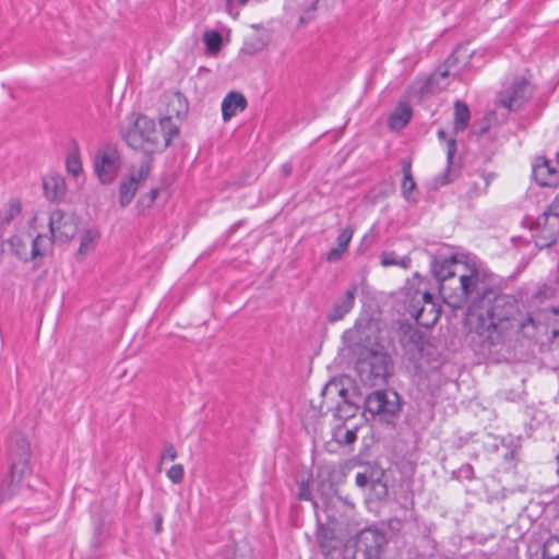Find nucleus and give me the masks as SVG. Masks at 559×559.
Returning a JSON list of instances; mask_svg holds the SVG:
<instances>
[{
    "instance_id": "obj_1",
    "label": "nucleus",
    "mask_w": 559,
    "mask_h": 559,
    "mask_svg": "<svg viewBox=\"0 0 559 559\" xmlns=\"http://www.w3.org/2000/svg\"><path fill=\"white\" fill-rule=\"evenodd\" d=\"M557 284H543L528 299V312L524 318L516 299L511 295L487 290L472 307L471 314H477L475 332L484 343L500 345L522 333L533 338L543 325L559 321Z\"/></svg>"
},
{
    "instance_id": "obj_2",
    "label": "nucleus",
    "mask_w": 559,
    "mask_h": 559,
    "mask_svg": "<svg viewBox=\"0 0 559 559\" xmlns=\"http://www.w3.org/2000/svg\"><path fill=\"white\" fill-rule=\"evenodd\" d=\"M433 275L439 282V292L443 301L452 309H462L467 301L466 321L475 329L477 314H471L472 307L484 296L485 292L492 290L480 280L476 269H469L467 264L455 257L442 260H433L431 263Z\"/></svg>"
},
{
    "instance_id": "obj_3",
    "label": "nucleus",
    "mask_w": 559,
    "mask_h": 559,
    "mask_svg": "<svg viewBox=\"0 0 559 559\" xmlns=\"http://www.w3.org/2000/svg\"><path fill=\"white\" fill-rule=\"evenodd\" d=\"M356 370L364 384L379 385L384 383L391 374L392 359L383 350L366 349L356 362Z\"/></svg>"
},
{
    "instance_id": "obj_4",
    "label": "nucleus",
    "mask_w": 559,
    "mask_h": 559,
    "mask_svg": "<svg viewBox=\"0 0 559 559\" xmlns=\"http://www.w3.org/2000/svg\"><path fill=\"white\" fill-rule=\"evenodd\" d=\"M386 537L378 528L361 530L343 549L342 559H380Z\"/></svg>"
},
{
    "instance_id": "obj_5",
    "label": "nucleus",
    "mask_w": 559,
    "mask_h": 559,
    "mask_svg": "<svg viewBox=\"0 0 559 559\" xmlns=\"http://www.w3.org/2000/svg\"><path fill=\"white\" fill-rule=\"evenodd\" d=\"M404 304L409 316L421 326L431 328L440 318V307L426 290L407 287Z\"/></svg>"
},
{
    "instance_id": "obj_6",
    "label": "nucleus",
    "mask_w": 559,
    "mask_h": 559,
    "mask_svg": "<svg viewBox=\"0 0 559 559\" xmlns=\"http://www.w3.org/2000/svg\"><path fill=\"white\" fill-rule=\"evenodd\" d=\"M10 452L13 462L10 474L0 483V503L15 495L17 486L27 471L29 444L23 437H19L16 439V450L11 449Z\"/></svg>"
},
{
    "instance_id": "obj_7",
    "label": "nucleus",
    "mask_w": 559,
    "mask_h": 559,
    "mask_svg": "<svg viewBox=\"0 0 559 559\" xmlns=\"http://www.w3.org/2000/svg\"><path fill=\"white\" fill-rule=\"evenodd\" d=\"M533 231L535 245L547 248L555 243L559 236V191L549 207L535 221H527Z\"/></svg>"
},
{
    "instance_id": "obj_8",
    "label": "nucleus",
    "mask_w": 559,
    "mask_h": 559,
    "mask_svg": "<svg viewBox=\"0 0 559 559\" xmlns=\"http://www.w3.org/2000/svg\"><path fill=\"white\" fill-rule=\"evenodd\" d=\"M320 414L333 412L335 416L348 417L354 413V405L348 401V391L341 381H329L321 391Z\"/></svg>"
},
{
    "instance_id": "obj_9",
    "label": "nucleus",
    "mask_w": 559,
    "mask_h": 559,
    "mask_svg": "<svg viewBox=\"0 0 559 559\" xmlns=\"http://www.w3.org/2000/svg\"><path fill=\"white\" fill-rule=\"evenodd\" d=\"M121 135L130 147L145 152L154 151L158 142L155 122L146 116L138 117Z\"/></svg>"
},
{
    "instance_id": "obj_10",
    "label": "nucleus",
    "mask_w": 559,
    "mask_h": 559,
    "mask_svg": "<svg viewBox=\"0 0 559 559\" xmlns=\"http://www.w3.org/2000/svg\"><path fill=\"white\" fill-rule=\"evenodd\" d=\"M366 411L381 420L390 423L400 412V396L392 390L370 393L365 401Z\"/></svg>"
},
{
    "instance_id": "obj_11",
    "label": "nucleus",
    "mask_w": 559,
    "mask_h": 559,
    "mask_svg": "<svg viewBox=\"0 0 559 559\" xmlns=\"http://www.w3.org/2000/svg\"><path fill=\"white\" fill-rule=\"evenodd\" d=\"M151 170L152 166L148 159L131 167L129 178L122 180L119 186V204L121 207H126L132 202L136 191L148 178Z\"/></svg>"
},
{
    "instance_id": "obj_12",
    "label": "nucleus",
    "mask_w": 559,
    "mask_h": 559,
    "mask_svg": "<svg viewBox=\"0 0 559 559\" xmlns=\"http://www.w3.org/2000/svg\"><path fill=\"white\" fill-rule=\"evenodd\" d=\"M120 166V154L116 147L106 146L97 151L94 168L102 183H111L117 177Z\"/></svg>"
},
{
    "instance_id": "obj_13",
    "label": "nucleus",
    "mask_w": 559,
    "mask_h": 559,
    "mask_svg": "<svg viewBox=\"0 0 559 559\" xmlns=\"http://www.w3.org/2000/svg\"><path fill=\"white\" fill-rule=\"evenodd\" d=\"M49 230L56 242H68L78 233V219L73 214L57 209L50 213Z\"/></svg>"
},
{
    "instance_id": "obj_14",
    "label": "nucleus",
    "mask_w": 559,
    "mask_h": 559,
    "mask_svg": "<svg viewBox=\"0 0 559 559\" xmlns=\"http://www.w3.org/2000/svg\"><path fill=\"white\" fill-rule=\"evenodd\" d=\"M532 95V86L523 78L515 79L499 97V104L509 110L520 109Z\"/></svg>"
},
{
    "instance_id": "obj_15",
    "label": "nucleus",
    "mask_w": 559,
    "mask_h": 559,
    "mask_svg": "<svg viewBox=\"0 0 559 559\" xmlns=\"http://www.w3.org/2000/svg\"><path fill=\"white\" fill-rule=\"evenodd\" d=\"M533 176L542 187H555L559 183V169L549 159L538 156L533 163Z\"/></svg>"
},
{
    "instance_id": "obj_16",
    "label": "nucleus",
    "mask_w": 559,
    "mask_h": 559,
    "mask_svg": "<svg viewBox=\"0 0 559 559\" xmlns=\"http://www.w3.org/2000/svg\"><path fill=\"white\" fill-rule=\"evenodd\" d=\"M450 71L438 70L427 78H420L413 84V91L421 96L436 94L444 90L449 84Z\"/></svg>"
},
{
    "instance_id": "obj_17",
    "label": "nucleus",
    "mask_w": 559,
    "mask_h": 559,
    "mask_svg": "<svg viewBox=\"0 0 559 559\" xmlns=\"http://www.w3.org/2000/svg\"><path fill=\"white\" fill-rule=\"evenodd\" d=\"M357 294V285L352 284L345 295L338 298L328 313V321L331 323L342 320L354 307Z\"/></svg>"
},
{
    "instance_id": "obj_18",
    "label": "nucleus",
    "mask_w": 559,
    "mask_h": 559,
    "mask_svg": "<svg viewBox=\"0 0 559 559\" xmlns=\"http://www.w3.org/2000/svg\"><path fill=\"white\" fill-rule=\"evenodd\" d=\"M45 197L52 202H60L67 193L66 180L61 175L51 173L43 178Z\"/></svg>"
},
{
    "instance_id": "obj_19",
    "label": "nucleus",
    "mask_w": 559,
    "mask_h": 559,
    "mask_svg": "<svg viewBox=\"0 0 559 559\" xmlns=\"http://www.w3.org/2000/svg\"><path fill=\"white\" fill-rule=\"evenodd\" d=\"M162 102L166 107L165 117L181 118L186 116L189 110L188 100L180 92H170L164 94Z\"/></svg>"
},
{
    "instance_id": "obj_20",
    "label": "nucleus",
    "mask_w": 559,
    "mask_h": 559,
    "mask_svg": "<svg viewBox=\"0 0 559 559\" xmlns=\"http://www.w3.org/2000/svg\"><path fill=\"white\" fill-rule=\"evenodd\" d=\"M247 100L245 96L237 92H230L222 103V115L225 121L233 118L237 112L245 110Z\"/></svg>"
},
{
    "instance_id": "obj_21",
    "label": "nucleus",
    "mask_w": 559,
    "mask_h": 559,
    "mask_svg": "<svg viewBox=\"0 0 559 559\" xmlns=\"http://www.w3.org/2000/svg\"><path fill=\"white\" fill-rule=\"evenodd\" d=\"M384 475V472L378 467L377 465H370V477L367 473H358L356 475V485L364 488L366 487L369 481L370 485L377 490L378 487L381 488L379 496H383L386 493V488L382 484V477Z\"/></svg>"
},
{
    "instance_id": "obj_22",
    "label": "nucleus",
    "mask_w": 559,
    "mask_h": 559,
    "mask_svg": "<svg viewBox=\"0 0 559 559\" xmlns=\"http://www.w3.org/2000/svg\"><path fill=\"white\" fill-rule=\"evenodd\" d=\"M252 27L257 31L246 38L241 47V52L246 55H254L261 51L269 43L266 32H260L255 25H252Z\"/></svg>"
},
{
    "instance_id": "obj_23",
    "label": "nucleus",
    "mask_w": 559,
    "mask_h": 559,
    "mask_svg": "<svg viewBox=\"0 0 559 559\" xmlns=\"http://www.w3.org/2000/svg\"><path fill=\"white\" fill-rule=\"evenodd\" d=\"M22 204L17 199H11L0 206V230H4L21 215Z\"/></svg>"
},
{
    "instance_id": "obj_24",
    "label": "nucleus",
    "mask_w": 559,
    "mask_h": 559,
    "mask_svg": "<svg viewBox=\"0 0 559 559\" xmlns=\"http://www.w3.org/2000/svg\"><path fill=\"white\" fill-rule=\"evenodd\" d=\"M5 247H8L11 254L19 259L20 261L27 262L31 260L27 250V245L21 237L12 236L4 240L0 247L1 253L4 252Z\"/></svg>"
},
{
    "instance_id": "obj_25",
    "label": "nucleus",
    "mask_w": 559,
    "mask_h": 559,
    "mask_svg": "<svg viewBox=\"0 0 559 559\" xmlns=\"http://www.w3.org/2000/svg\"><path fill=\"white\" fill-rule=\"evenodd\" d=\"M412 118V108L407 104H400L389 118L391 130L399 131L407 126Z\"/></svg>"
},
{
    "instance_id": "obj_26",
    "label": "nucleus",
    "mask_w": 559,
    "mask_h": 559,
    "mask_svg": "<svg viewBox=\"0 0 559 559\" xmlns=\"http://www.w3.org/2000/svg\"><path fill=\"white\" fill-rule=\"evenodd\" d=\"M353 237V230L349 227L344 228L340 235L337 236V246L332 248L328 254L326 259L330 262L338 261L342 255L346 252L348 245Z\"/></svg>"
},
{
    "instance_id": "obj_27",
    "label": "nucleus",
    "mask_w": 559,
    "mask_h": 559,
    "mask_svg": "<svg viewBox=\"0 0 559 559\" xmlns=\"http://www.w3.org/2000/svg\"><path fill=\"white\" fill-rule=\"evenodd\" d=\"M438 138L441 141H445V146H447L448 171L445 174H443L441 176H438L436 178V183L439 185V186H443V185H447L448 182H450V180H451V179L448 178V174L450 171V166L452 164L454 154L456 152V141H455L454 138L447 139V133H445L444 130H439L438 131Z\"/></svg>"
},
{
    "instance_id": "obj_28",
    "label": "nucleus",
    "mask_w": 559,
    "mask_h": 559,
    "mask_svg": "<svg viewBox=\"0 0 559 559\" xmlns=\"http://www.w3.org/2000/svg\"><path fill=\"white\" fill-rule=\"evenodd\" d=\"M469 120L471 111L468 106L462 100H456L454 103V133L464 131L468 127Z\"/></svg>"
},
{
    "instance_id": "obj_29",
    "label": "nucleus",
    "mask_w": 559,
    "mask_h": 559,
    "mask_svg": "<svg viewBox=\"0 0 559 559\" xmlns=\"http://www.w3.org/2000/svg\"><path fill=\"white\" fill-rule=\"evenodd\" d=\"M402 171H403V180L401 183L402 194L407 201L414 200L412 198V193L416 189V182L413 178L412 163L409 159L402 160Z\"/></svg>"
},
{
    "instance_id": "obj_30",
    "label": "nucleus",
    "mask_w": 559,
    "mask_h": 559,
    "mask_svg": "<svg viewBox=\"0 0 559 559\" xmlns=\"http://www.w3.org/2000/svg\"><path fill=\"white\" fill-rule=\"evenodd\" d=\"M404 346L408 347L409 350L416 349L418 352L424 350L425 338L421 332L416 329L408 328L403 331L401 338Z\"/></svg>"
},
{
    "instance_id": "obj_31",
    "label": "nucleus",
    "mask_w": 559,
    "mask_h": 559,
    "mask_svg": "<svg viewBox=\"0 0 559 559\" xmlns=\"http://www.w3.org/2000/svg\"><path fill=\"white\" fill-rule=\"evenodd\" d=\"M99 238V233L96 229H87L81 236L80 248L78 253L85 255L94 250L96 242Z\"/></svg>"
},
{
    "instance_id": "obj_32",
    "label": "nucleus",
    "mask_w": 559,
    "mask_h": 559,
    "mask_svg": "<svg viewBox=\"0 0 559 559\" xmlns=\"http://www.w3.org/2000/svg\"><path fill=\"white\" fill-rule=\"evenodd\" d=\"M160 129L165 139V146H168L171 140L179 135V126L170 117H162L159 120Z\"/></svg>"
},
{
    "instance_id": "obj_33",
    "label": "nucleus",
    "mask_w": 559,
    "mask_h": 559,
    "mask_svg": "<svg viewBox=\"0 0 559 559\" xmlns=\"http://www.w3.org/2000/svg\"><path fill=\"white\" fill-rule=\"evenodd\" d=\"M55 240L48 239L44 235H38L34 238L32 242V250L29 253L31 260H36L37 258H40L45 255L48 247Z\"/></svg>"
},
{
    "instance_id": "obj_34",
    "label": "nucleus",
    "mask_w": 559,
    "mask_h": 559,
    "mask_svg": "<svg viewBox=\"0 0 559 559\" xmlns=\"http://www.w3.org/2000/svg\"><path fill=\"white\" fill-rule=\"evenodd\" d=\"M203 40L210 53H216L221 50L223 37L216 31H207L203 35Z\"/></svg>"
},
{
    "instance_id": "obj_35",
    "label": "nucleus",
    "mask_w": 559,
    "mask_h": 559,
    "mask_svg": "<svg viewBox=\"0 0 559 559\" xmlns=\"http://www.w3.org/2000/svg\"><path fill=\"white\" fill-rule=\"evenodd\" d=\"M381 264L383 266L399 265L403 269H407L411 264V259L407 257L400 258L395 252H383L381 254Z\"/></svg>"
},
{
    "instance_id": "obj_36",
    "label": "nucleus",
    "mask_w": 559,
    "mask_h": 559,
    "mask_svg": "<svg viewBox=\"0 0 559 559\" xmlns=\"http://www.w3.org/2000/svg\"><path fill=\"white\" fill-rule=\"evenodd\" d=\"M66 166L68 173L73 175L74 177L79 176L82 173L83 167L78 148H74L72 152L68 154L66 159Z\"/></svg>"
},
{
    "instance_id": "obj_37",
    "label": "nucleus",
    "mask_w": 559,
    "mask_h": 559,
    "mask_svg": "<svg viewBox=\"0 0 559 559\" xmlns=\"http://www.w3.org/2000/svg\"><path fill=\"white\" fill-rule=\"evenodd\" d=\"M168 479L174 484H180L183 480L185 468L182 464L173 465L166 473Z\"/></svg>"
},
{
    "instance_id": "obj_38",
    "label": "nucleus",
    "mask_w": 559,
    "mask_h": 559,
    "mask_svg": "<svg viewBox=\"0 0 559 559\" xmlns=\"http://www.w3.org/2000/svg\"><path fill=\"white\" fill-rule=\"evenodd\" d=\"M345 341L350 345H357L361 341L360 326L355 325L353 329L347 330L344 333Z\"/></svg>"
},
{
    "instance_id": "obj_39",
    "label": "nucleus",
    "mask_w": 559,
    "mask_h": 559,
    "mask_svg": "<svg viewBox=\"0 0 559 559\" xmlns=\"http://www.w3.org/2000/svg\"><path fill=\"white\" fill-rule=\"evenodd\" d=\"M159 193L158 189H152L147 194L141 195L138 201V205L143 209H148L155 202L157 195Z\"/></svg>"
},
{
    "instance_id": "obj_40",
    "label": "nucleus",
    "mask_w": 559,
    "mask_h": 559,
    "mask_svg": "<svg viewBox=\"0 0 559 559\" xmlns=\"http://www.w3.org/2000/svg\"><path fill=\"white\" fill-rule=\"evenodd\" d=\"M177 456H178V454H177V450H176L175 445L169 442L165 443L162 455H160V461L162 462L175 461L177 459Z\"/></svg>"
},
{
    "instance_id": "obj_41",
    "label": "nucleus",
    "mask_w": 559,
    "mask_h": 559,
    "mask_svg": "<svg viewBox=\"0 0 559 559\" xmlns=\"http://www.w3.org/2000/svg\"><path fill=\"white\" fill-rule=\"evenodd\" d=\"M298 498L300 500H310V488L307 483H301L299 486Z\"/></svg>"
},
{
    "instance_id": "obj_42",
    "label": "nucleus",
    "mask_w": 559,
    "mask_h": 559,
    "mask_svg": "<svg viewBox=\"0 0 559 559\" xmlns=\"http://www.w3.org/2000/svg\"><path fill=\"white\" fill-rule=\"evenodd\" d=\"M357 439V435L355 430H346L343 442L346 444L353 443Z\"/></svg>"
},
{
    "instance_id": "obj_43",
    "label": "nucleus",
    "mask_w": 559,
    "mask_h": 559,
    "mask_svg": "<svg viewBox=\"0 0 559 559\" xmlns=\"http://www.w3.org/2000/svg\"><path fill=\"white\" fill-rule=\"evenodd\" d=\"M330 0H316L312 4V10H319V9H322V8H326L328 7V2Z\"/></svg>"
},
{
    "instance_id": "obj_44",
    "label": "nucleus",
    "mask_w": 559,
    "mask_h": 559,
    "mask_svg": "<svg viewBox=\"0 0 559 559\" xmlns=\"http://www.w3.org/2000/svg\"><path fill=\"white\" fill-rule=\"evenodd\" d=\"M293 171V166L289 164V163H285L283 166H282V174L285 176V177H288Z\"/></svg>"
},
{
    "instance_id": "obj_45",
    "label": "nucleus",
    "mask_w": 559,
    "mask_h": 559,
    "mask_svg": "<svg viewBox=\"0 0 559 559\" xmlns=\"http://www.w3.org/2000/svg\"><path fill=\"white\" fill-rule=\"evenodd\" d=\"M312 14L309 12V11H306L301 16H300V22L301 23H305V22H308L312 19Z\"/></svg>"
},
{
    "instance_id": "obj_46",
    "label": "nucleus",
    "mask_w": 559,
    "mask_h": 559,
    "mask_svg": "<svg viewBox=\"0 0 559 559\" xmlns=\"http://www.w3.org/2000/svg\"><path fill=\"white\" fill-rule=\"evenodd\" d=\"M233 2H234V0H227V1H226V8H227V10H228L229 12H231Z\"/></svg>"
},
{
    "instance_id": "obj_47",
    "label": "nucleus",
    "mask_w": 559,
    "mask_h": 559,
    "mask_svg": "<svg viewBox=\"0 0 559 559\" xmlns=\"http://www.w3.org/2000/svg\"><path fill=\"white\" fill-rule=\"evenodd\" d=\"M162 526V519H158V523H156V531H159Z\"/></svg>"
},
{
    "instance_id": "obj_48",
    "label": "nucleus",
    "mask_w": 559,
    "mask_h": 559,
    "mask_svg": "<svg viewBox=\"0 0 559 559\" xmlns=\"http://www.w3.org/2000/svg\"><path fill=\"white\" fill-rule=\"evenodd\" d=\"M249 0H238V3L240 5H246L248 3Z\"/></svg>"
},
{
    "instance_id": "obj_49",
    "label": "nucleus",
    "mask_w": 559,
    "mask_h": 559,
    "mask_svg": "<svg viewBox=\"0 0 559 559\" xmlns=\"http://www.w3.org/2000/svg\"><path fill=\"white\" fill-rule=\"evenodd\" d=\"M551 333H552V336L555 337L559 334V331L557 329H554Z\"/></svg>"
},
{
    "instance_id": "obj_50",
    "label": "nucleus",
    "mask_w": 559,
    "mask_h": 559,
    "mask_svg": "<svg viewBox=\"0 0 559 559\" xmlns=\"http://www.w3.org/2000/svg\"><path fill=\"white\" fill-rule=\"evenodd\" d=\"M452 59H453V57H450V58L448 59L447 63H448V64H452V63H453Z\"/></svg>"
}]
</instances>
